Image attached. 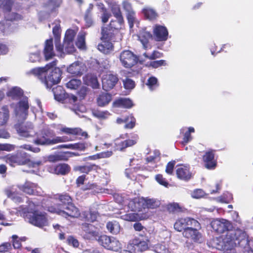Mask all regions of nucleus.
I'll return each mask as SVG.
<instances>
[{
	"mask_svg": "<svg viewBox=\"0 0 253 253\" xmlns=\"http://www.w3.org/2000/svg\"><path fill=\"white\" fill-rule=\"evenodd\" d=\"M211 244L219 250H230L240 246L253 253V240H249L247 233L239 228L228 232L225 237L214 239Z\"/></svg>",
	"mask_w": 253,
	"mask_h": 253,
	"instance_id": "1",
	"label": "nucleus"
},
{
	"mask_svg": "<svg viewBox=\"0 0 253 253\" xmlns=\"http://www.w3.org/2000/svg\"><path fill=\"white\" fill-rule=\"evenodd\" d=\"M56 65V62L53 61L44 67L33 69L30 73L37 76L47 88H50L53 84H57L61 79V70L54 67Z\"/></svg>",
	"mask_w": 253,
	"mask_h": 253,
	"instance_id": "2",
	"label": "nucleus"
},
{
	"mask_svg": "<svg viewBox=\"0 0 253 253\" xmlns=\"http://www.w3.org/2000/svg\"><path fill=\"white\" fill-rule=\"evenodd\" d=\"M60 201L63 203L57 207H50L47 211L50 212L56 213L66 218L69 217L77 218L80 215L78 209L71 202V198L68 195H62L59 197Z\"/></svg>",
	"mask_w": 253,
	"mask_h": 253,
	"instance_id": "3",
	"label": "nucleus"
},
{
	"mask_svg": "<svg viewBox=\"0 0 253 253\" xmlns=\"http://www.w3.org/2000/svg\"><path fill=\"white\" fill-rule=\"evenodd\" d=\"M40 208V205H36L31 202L29 204L26 211L29 213V222L41 227L47 224V219L44 212L39 211Z\"/></svg>",
	"mask_w": 253,
	"mask_h": 253,
	"instance_id": "4",
	"label": "nucleus"
},
{
	"mask_svg": "<svg viewBox=\"0 0 253 253\" xmlns=\"http://www.w3.org/2000/svg\"><path fill=\"white\" fill-rule=\"evenodd\" d=\"M5 159L6 163L12 166H14L15 165H23L29 162L30 167L36 168L42 164L41 161L30 162L28 154L20 150H18L16 154L6 156Z\"/></svg>",
	"mask_w": 253,
	"mask_h": 253,
	"instance_id": "5",
	"label": "nucleus"
},
{
	"mask_svg": "<svg viewBox=\"0 0 253 253\" xmlns=\"http://www.w3.org/2000/svg\"><path fill=\"white\" fill-rule=\"evenodd\" d=\"M11 106L13 108L15 117L18 121H23L27 119L29 109L28 98L24 97L16 104H12Z\"/></svg>",
	"mask_w": 253,
	"mask_h": 253,
	"instance_id": "6",
	"label": "nucleus"
},
{
	"mask_svg": "<svg viewBox=\"0 0 253 253\" xmlns=\"http://www.w3.org/2000/svg\"><path fill=\"white\" fill-rule=\"evenodd\" d=\"M211 226L214 231L219 233H223L225 231H228L227 233L232 231H230L233 228L232 224L229 221L224 219H213L211 222ZM234 231V230H233V231ZM227 234H226L225 235L219 236L218 237V238L221 237H225ZM216 238H218V237H216ZM215 239H216V238H215ZM214 239V238H213L209 242V245L212 248L213 247L211 246V243Z\"/></svg>",
	"mask_w": 253,
	"mask_h": 253,
	"instance_id": "7",
	"label": "nucleus"
},
{
	"mask_svg": "<svg viewBox=\"0 0 253 253\" xmlns=\"http://www.w3.org/2000/svg\"><path fill=\"white\" fill-rule=\"evenodd\" d=\"M97 240L100 245L108 250L118 252L122 249V244L114 237L103 235L99 236Z\"/></svg>",
	"mask_w": 253,
	"mask_h": 253,
	"instance_id": "8",
	"label": "nucleus"
},
{
	"mask_svg": "<svg viewBox=\"0 0 253 253\" xmlns=\"http://www.w3.org/2000/svg\"><path fill=\"white\" fill-rule=\"evenodd\" d=\"M190 226L200 227V223L198 221L192 218L188 217L180 218L175 222L174 228L177 231L181 232L186 230Z\"/></svg>",
	"mask_w": 253,
	"mask_h": 253,
	"instance_id": "9",
	"label": "nucleus"
},
{
	"mask_svg": "<svg viewBox=\"0 0 253 253\" xmlns=\"http://www.w3.org/2000/svg\"><path fill=\"white\" fill-rule=\"evenodd\" d=\"M129 243L134 250L138 252H143L149 249L150 240L148 237L145 236L141 238L135 237L130 241Z\"/></svg>",
	"mask_w": 253,
	"mask_h": 253,
	"instance_id": "10",
	"label": "nucleus"
},
{
	"mask_svg": "<svg viewBox=\"0 0 253 253\" xmlns=\"http://www.w3.org/2000/svg\"><path fill=\"white\" fill-rule=\"evenodd\" d=\"M15 128L18 134L22 137H33L36 134L33 125L31 123L28 122L25 124H16Z\"/></svg>",
	"mask_w": 253,
	"mask_h": 253,
	"instance_id": "11",
	"label": "nucleus"
},
{
	"mask_svg": "<svg viewBox=\"0 0 253 253\" xmlns=\"http://www.w3.org/2000/svg\"><path fill=\"white\" fill-rule=\"evenodd\" d=\"M20 190L28 195H41L42 189L35 183L26 181L24 184L18 185Z\"/></svg>",
	"mask_w": 253,
	"mask_h": 253,
	"instance_id": "12",
	"label": "nucleus"
},
{
	"mask_svg": "<svg viewBox=\"0 0 253 253\" xmlns=\"http://www.w3.org/2000/svg\"><path fill=\"white\" fill-rule=\"evenodd\" d=\"M120 60L122 64L126 68H130L137 62L136 56L129 50L122 51L120 55Z\"/></svg>",
	"mask_w": 253,
	"mask_h": 253,
	"instance_id": "13",
	"label": "nucleus"
},
{
	"mask_svg": "<svg viewBox=\"0 0 253 253\" xmlns=\"http://www.w3.org/2000/svg\"><path fill=\"white\" fill-rule=\"evenodd\" d=\"M114 22L111 21L110 23V28L103 27L102 29L101 41H106L108 42H112L115 41V32L116 29L119 27L118 26L114 24Z\"/></svg>",
	"mask_w": 253,
	"mask_h": 253,
	"instance_id": "14",
	"label": "nucleus"
},
{
	"mask_svg": "<svg viewBox=\"0 0 253 253\" xmlns=\"http://www.w3.org/2000/svg\"><path fill=\"white\" fill-rule=\"evenodd\" d=\"M118 81V78L116 75L110 73L103 75L102 78V87L105 90H109L112 89Z\"/></svg>",
	"mask_w": 253,
	"mask_h": 253,
	"instance_id": "15",
	"label": "nucleus"
},
{
	"mask_svg": "<svg viewBox=\"0 0 253 253\" xmlns=\"http://www.w3.org/2000/svg\"><path fill=\"white\" fill-rule=\"evenodd\" d=\"M55 128L58 130V133H64L70 135H78L84 136L85 138L87 137V134L85 131H83L79 127H68L61 125H57L55 126Z\"/></svg>",
	"mask_w": 253,
	"mask_h": 253,
	"instance_id": "16",
	"label": "nucleus"
},
{
	"mask_svg": "<svg viewBox=\"0 0 253 253\" xmlns=\"http://www.w3.org/2000/svg\"><path fill=\"white\" fill-rule=\"evenodd\" d=\"M55 135L54 131L50 129H44L41 134L38 135L34 143L38 145H50V137Z\"/></svg>",
	"mask_w": 253,
	"mask_h": 253,
	"instance_id": "17",
	"label": "nucleus"
},
{
	"mask_svg": "<svg viewBox=\"0 0 253 253\" xmlns=\"http://www.w3.org/2000/svg\"><path fill=\"white\" fill-rule=\"evenodd\" d=\"M55 44L56 51L60 56H62L65 54L72 53L75 50L73 42H72L64 40L63 45H61L59 42H56Z\"/></svg>",
	"mask_w": 253,
	"mask_h": 253,
	"instance_id": "18",
	"label": "nucleus"
},
{
	"mask_svg": "<svg viewBox=\"0 0 253 253\" xmlns=\"http://www.w3.org/2000/svg\"><path fill=\"white\" fill-rule=\"evenodd\" d=\"M153 33L155 39L157 41H166L168 39V31L164 26L156 25L154 27Z\"/></svg>",
	"mask_w": 253,
	"mask_h": 253,
	"instance_id": "19",
	"label": "nucleus"
},
{
	"mask_svg": "<svg viewBox=\"0 0 253 253\" xmlns=\"http://www.w3.org/2000/svg\"><path fill=\"white\" fill-rule=\"evenodd\" d=\"M176 174L178 178L184 181L189 180L192 177L189 167L186 165H182L177 166Z\"/></svg>",
	"mask_w": 253,
	"mask_h": 253,
	"instance_id": "20",
	"label": "nucleus"
},
{
	"mask_svg": "<svg viewBox=\"0 0 253 253\" xmlns=\"http://www.w3.org/2000/svg\"><path fill=\"white\" fill-rule=\"evenodd\" d=\"M198 227L190 226L188 229L183 232L184 237L190 239L194 242H197L201 238V234L197 229Z\"/></svg>",
	"mask_w": 253,
	"mask_h": 253,
	"instance_id": "21",
	"label": "nucleus"
},
{
	"mask_svg": "<svg viewBox=\"0 0 253 253\" xmlns=\"http://www.w3.org/2000/svg\"><path fill=\"white\" fill-rule=\"evenodd\" d=\"M137 139H127L124 141H121L119 138H117L115 140V149L116 150L123 151L127 147H131L136 143Z\"/></svg>",
	"mask_w": 253,
	"mask_h": 253,
	"instance_id": "22",
	"label": "nucleus"
},
{
	"mask_svg": "<svg viewBox=\"0 0 253 253\" xmlns=\"http://www.w3.org/2000/svg\"><path fill=\"white\" fill-rule=\"evenodd\" d=\"M43 54L46 60L52 58L55 55L52 39L46 40L44 44Z\"/></svg>",
	"mask_w": 253,
	"mask_h": 253,
	"instance_id": "23",
	"label": "nucleus"
},
{
	"mask_svg": "<svg viewBox=\"0 0 253 253\" xmlns=\"http://www.w3.org/2000/svg\"><path fill=\"white\" fill-rule=\"evenodd\" d=\"M85 66L84 64L80 62H75L70 65L67 68V71L71 74L75 75H81L84 71Z\"/></svg>",
	"mask_w": 253,
	"mask_h": 253,
	"instance_id": "24",
	"label": "nucleus"
},
{
	"mask_svg": "<svg viewBox=\"0 0 253 253\" xmlns=\"http://www.w3.org/2000/svg\"><path fill=\"white\" fill-rule=\"evenodd\" d=\"M142 209L144 210L145 209H155L160 205V202L155 199L149 198H140Z\"/></svg>",
	"mask_w": 253,
	"mask_h": 253,
	"instance_id": "25",
	"label": "nucleus"
},
{
	"mask_svg": "<svg viewBox=\"0 0 253 253\" xmlns=\"http://www.w3.org/2000/svg\"><path fill=\"white\" fill-rule=\"evenodd\" d=\"M82 229L84 233V237L87 239H90L98 236V232L96 231L94 227L91 224L84 223L82 225Z\"/></svg>",
	"mask_w": 253,
	"mask_h": 253,
	"instance_id": "26",
	"label": "nucleus"
},
{
	"mask_svg": "<svg viewBox=\"0 0 253 253\" xmlns=\"http://www.w3.org/2000/svg\"><path fill=\"white\" fill-rule=\"evenodd\" d=\"M121 218L123 220L134 222L144 219L147 217L145 214H139L135 212H127L121 215Z\"/></svg>",
	"mask_w": 253,
	"mask_h": 253,
	"instance_id": "27",
	"label": "nucleus"
},
{
	"mask_svg": "<svg viewBox=\"0 0 253 253\" xmlns=\"http://www.w3.org/2000/svg\"><path fill=\"white\" fill-rule=\"evenodd\" d=\"M113 107L114 108H130L133 105V103L131 100L126 98H121L116 100L113 103Z\"/></svg>",
	"mask_w": 253,
	"mask_h": 253,
	"instance_id": "28",
	"label": "nucleus"
},
{
	"mask_svg": "<svg viewBox=\"0 0 253 253\" xmlns=\"http://www.w3.org/2000/svg\"><path fill=\"white\" fill-rule=\"evenodd\" d=\"M77 155V154L74 152H67L50 155L48 159L50 162H54L60 160H67L69 157Z\"/></svg>",
	"mask_w": 253,
	"mask_h": 253,
	"instance_id": "29",
	"label": "nucleus"
},
{
	"mask_svg": "<svg viewBox=\"0 0 253 253\" xmlns=\"http://www.w3.org/2000/svg\"><path fill=\"white\" fill-rule=\"evenodd\" d=\"M204 161L205 162V166L207 169H211L215 168L216 163L214 160V154L213 151L207 152L203 156Z\"/></svg>",
	"mask_w": 253,
	"mask_h": 253,
	"instance_id": "30",
	"label": "nucleus"
},
{
	"mask_svg": "<svg viewBox=\"0 0 253 253\" xmlns=\"http://www.w3.org/2000/svg\"><path fill=\"white\" fill-rule=\"evenodd\" d=\"M138 40L142 44L143 47L146 49L148 48V42L152 38V35L150 32L143 30L137 36Z\"/></svg>",
	"mask_w": 253,
	"mask_h": 253,
	"instance_id": "31",
	"label": "nucleus"
},
{
	"mask_svg": "<svg viewBox=\"0 0 253 253\" xmlns=\"http://www.w3.org/2000/svg\"><path fill=\"white\" fill-rule=\"evenodd\" d=\"M98 49L101 52L107 54L114 50V46L111 42L102 41L101 43L98 45Z\"/></svg>",
	"mask_w": 253,
	"mask_h": 253,
	"instance_id": "32",
	"label": "nucleus"
},
{
	"mask_svg": "<svg viewBox=\"0 0 253 253\" xmlns=\"http://www.w3.org/2000/svg\"><path fill=\"white\" fill-rule=\"evenodd\" d=\"M195 129L193 127H189L188 128L183 127L180 129V133L184 134V137L182 144L185 145L190 141L192 138L190 135V133L194 132Z\"/></svg>",
	"mask_w": 253,
	"mask_h": 253,
	"instance_id": "33",
	"label": "nucleus"
},
{
	"mask_svg": "<svg viewBox=\"0 0 253 253\" xmlns=\"http://www.w3.org/2000/svg\"><path fill=\"white\" fill-rule=\"evenodd\" d=\"M128 208L133 211H142V206L140 198H135L129 201L128 204Z\"/></svg>",
	"mask_w": 253,
	"mask_h": 253,
	"instance_id": "34",
	"label": "nucleus"
},
{
	"mask_svg": "<svg viewBox=\"0 0 253 253\" xmlns=\"http://www.w3.org/2000/svg\"><path fill=\"white\" fill-rule=\"evenodd\" d=\"M7 96L13 99H19L23 94V90L19 87L10 88L6 93Z\"/></svg>",
	"mask_w": 253,
	"mask_h": 253,
	"instance_id": "35",
	"label": "nucleus"
},
{
	"mask_svg": "<svg viewBox=\"0 0 253 253\" xmlns=\"http://www.w3.org/2000/svg\"><path fill=\"white\" fill-rule=\"evenodd\" d=\"M0 111V126L5 125L9 118V111L7 106H3Z\"/></svg>",
	"mask_w": 253,
	"mask_h": 253,
	"instance_id": "36",
	"label": "nucleus"
},
{
	"mask_svg": "<svg viewBox=\"0 0 253 253\" xmlns=\"http://www.w3.org/2000/svg\"><path fill=\"white\" fill-rule=\"evenodd\" d=\"M112 100V96L107 93H103L99 95L97 99L98 106L103 107L107 105Z\"/></svg>",
	"mask_w": 253,
	"mask_h": 253,
	"instance_id": "37",
	"label": "nucleus"
},
{
	"mask_svg": "<svg viewBox=\"0 0 253 253\" xmlns=\"http://www.w3.org/2000/svg\"><path fill=\"white\" fill-rule=\"evenodd\" d=\"M70 170V167L66 164H60L53 168V172L57 174L64 175L68 173Z\"/></svg>",
	"mask_w": 253,
	"mask_h": 253,
	"instance_id": "38",
	"label": "nucleus"
},
{
	"mask_svg": "<svg viewBox=\"0 0 253 253\" xmlns=\"http://www.w3.org/2000/svg\"><path fill=\"white\" fill-rule=\"evenodd\" d=\"M106 228L110 233L115 235L118 234L121 230L119 222L115 220L107 222Z\"/></svg>",
	"mask_w": 253,
	"mask_h": 253,
	"instance_id": "39",
	"label": "nucleus"
},
{
	"mask_svg": "<svg viewBox=\"0 0 253 253\" xmlns=\"http://www.w3.org/2000/svg\"><path fill=\"white\" fill-rule=\"evenodd\" d=\"M142 12L146 18L149 20H154L158 16L156 11L150 7L145 6L142 10Z\"/></svg>",
	"mask_w": 253,
	"mask_h": 253,
	"instance_id": "40",
	"label": "nucleus"
},
{
	"mask_svg": "<svg viewBox=\"0 0 253 253\" xmlns=\"http://www.w3.org/2000/svg\"><path fill=\"white\" fill-rule=\"evenodd\" d=\"M98 216V213L96 211L90 210L89 211H83L81 216L86 221L93 222L96 220Z\"/></svg>",
	"mask_w": 253,
	"mask_h": 253,
	"instance_id": "41",
	"label": "nucleus"
},
{
	"mask_svg": "<svg viewBox=\"0 0 253 253\" xmlns=\"http://www.w3.org/2000/svg\"><path fill=\"white\" fill-rule=\"evenodd\" d=\"M92 113L94 117L100 120H107L111 116V114L107 110H94Z\"/></svg>",
	"mask_w": 253,
	"mask_h": 253,
	"instance_id": "42",
	"label": "nucleus"
},
{
	"mask_svg": "<svg viewBox=\"0 0 253 253\" xmlns=\"http://www.w3.org/2000/svg\"><path fill=\"white\" fill-rule=\"evenodd\" d=\"M5 194L8 198L11 199L15 203H20L22 201L21 198L16 192V190L13 188L6 190Z\"/></svg>",
	"mask_w": 253,
	"mask_h": 253,
	"instance_id": "43",
	"label": "nucleus"
},
{
	"mask_svg": "<svg viewBox=\"0 0 253 253\" xmlns=\"http://www.w3.org/2000/svg\"><path fill=\"white\" fill-rule=\"evenodd\" d=\"M85 84L92 86V88H97L99 86V83L95 76L88 75L85 77Z\"/></svg>",
	"mask_w": 253,
	"mask_h": 253,
	"instance_id": "44",
	"label": "nucleus"
},
{
	"mask_svg": "<svg viewBox=\"0 0 253 253\" xmlns=\"http://www.w3.org/2000/svg\"><path fill=\"white\" fill-rule=\"evenodd\" d=\"M112 12L114 17L116 18L118 24L120 26L124 22L120 8L118 5H115L112 8Z\"/></svg>",
	"mask_w": 253,
	"mask_h": 253,
	"instance_id": "45",
	"label": "nucleus"
},
{
	"mask_svg": "<svg viewBox=\"0 0 253 253\" xmlns=\"http://www.w3.org/2000/svg\"><path fill=\"white\" fill-rule=\"evenodd\" d=\"M85 33L84 32H81L78 34L76 44L80 49H84L85 48Z\"/></svg>",
	"mask_w": 253,
	"mask_h": 253,
	"instance_id": "46",
	"label": "nucleus"
},
{
	"mask_svg": "<svg viewBox=\"0 0 253 253\" xmlns=\"http://www.w3.org/2000/svg\"><path fill=\"white\" fill-rule=\"evenodd\" d=\"M12 241L11 242L12 243L13 247L15 249H19L21 247L22 241H26V237H23L19 238L18 236L16 235H14L11 237Z\"/></svg>",
	"mask_w": 253,
	"mask_h": 253,
	"instance_id": "47",
	"label": "nucleus"
},
{
	"mask_svg": "<svg viewBox=\"0 0 253 253\" xmlns=\"http://www.w3.org/2000/svg\"><path fill=\"white\" fill-rule=\"evenodd\" d=\"M146 85L151 91L155 90L159 86L157 79L155 77H150L147 82Z\"/></svg>",
	"mask_w": 253,
	"mask_h": 253,
	"instance_id": "48",
	"label": "nucleus"
},
{
	"mask_svg": "<svg viewBox=\"0 0 253 253\" xmlns=\"http://www.w3.org/2000/svg\"><path fill=\"white\" fill-rule=\"evenodd\" d=\"M53 91L55 100L58 101H60L64 99V93L61 86H58L55 88H53Z\"/></svg>",
	"mask_w": 253,
	"mask_h": 253,
	"instance_id": "49",
	"label": "nucleus"
},
{
	"mask_svg": "<svg viewBox=\"0 0 253 253\" xmlns=\"http://www.w3.org/2000/svg\"><path fill=\"white\" fill-rule=\"evenodd\" d=\"M113 154V152L111 151H107L106 152H103L92 156H90L88 157L90 160H95L96 159L101 158H106L111 157Z\"/></svg>",
	"mask_w": 253,
	"mask_h": 253,
	"instance_id": "50",
	"label": "nucleus"
},
{
	"mask_svg": "<svg viewBox=\"0 0 253 253\" xmlns=\"http://www.w3.org/2000/svg\"><path fill=\"white\" fill-rule=\"evenodd\" d=\"M82 84L81 80L78 79H72L66 83V87L71 89H77Z\"/></svg>",
	"mask_w": 253,
	"mask_h": 253,
	"instance_id": "51",
	"label": "nucleus"
},
{
	"mask_svg": "<svg viewBox=\"0 0 253 253\" xmlns=\"http://www.w3.org/2000/svg\"><path fill=\"white\" fill-rule=\"evenodd\" d=\"M160 153L158 150H155L152 155L149 156L146 158V161L149 163H155L159 162L160 160Z\"/></svg>",
	"mask_w": 253,
	"mask_h": 253,
	"instance_id": "52",
	"label": "nucleus"
},
{
	"mask_svg": "<svg viewBox=\"0 0 253 253\" xmlns=\"http://www.w3.org/2000/svg\"><path fill=\"white\" fill-rule=\"evenodd\" d=\"M126 17L130 28H132L134 24H138V21L135 17V13L134 11L126 13Z\"/></svg>",
	"mask_w": 253,
	"mask_h": 253,
	"instance_id": "53",
	"label": "nucleus"
},
{
	"mask_svg": "<svg viewBox=\"0 0 253 253\" xmlns=\"http://www.w3.org/2000/svg\"><path fill=\"white\" fill-rule=\"evenodd\" d=\"M133 228L136 231L141 232L142 233L139 234V236L143 237L146 236L147 229L143 226L141 223L139 222H136L133 224Z\"/></svg>",
	"mask_w": 253,
	"mask_h": 253,
	"instance_id": "54",
	"label": "nucleus"
},
{
	"mask_svg": "<svg viewBox=\"0 0 253 253\" xmlns=\"http://www.w3.org/2000/svg\"><path fill=\"white\" fill-rule=\"evenodd\" d=\"M0 221H1L0 224L3 226H7L12 224L11 223L12 220L7 219L5 211L1 210H0Z\"/></svg>",
	"mask_w": 253,
	"mask_h": 253,
	"instance_id": "55",
	"label": "nucleus"
},
{
	"mask_svg": "<svg viewBox=\"0 0 253 253\" xmlns=\"http://www.w3.org/2000/svg\"><path fill=\"white\" fill-rule=\"evenodd\" d=\"M72 140L70 137L67 136H57L51 139L50 145L58 143L66 142Z\"/></svg>",
	"mask_w": 253,
	"mask_h": 253,
	"instance_id": "56",
	"label": "nucleus"
},
{
	"mask_svg": "<svg viewBox=\"0 0 253 253\" xmlns=\"http://www.w3.org/2000/svg\"><path fill=\"white\" fill-rule=\"evenodd\" d=\"M86 147V145L84 143H76L74 144H67V149L73 150H84Z\"/></svg>",
	"mask_w": 253,
	"mask_h": 253,
	"instance_id": "57",
	"label": "nucleus"
},
{
	"mask_svg": "<svg viewBox=\"0 0 253 253\" xmlns=\"http://www.w3.org/2000/svg\"><path fill=\"white\" fill-rule=\"evenodd\" d=\"M232 199V194L230 193L227 192V193H224L223 195L217 198L216 200L218 202H219L221 203H228L231 201Z\"/></svg>",
	"mask_w": 253,
	"mask_h": 253,
	"instance_id": "58",
	"label": "nucleus"
},
{
	"mask_svg": "<svg viewBox=\"0 0 253 253\" xmlns=\"http://www.w3.org/2000/svg\"><path fill=\"white\" fill-rule=\"evenodd\" d=\"M53 34L54 36L55 42H59L60 39L61 29L60 25L58 23L53 28Z\"/></svg>",
	"mask_w": 253,
	"mask_h": 253,
	"instance_id": "59",
	"label": "nucleus"
},
{
	"mask_svg": "<svg viewBox=\"0 0 253 253\" xmlns=\"http://www.w3.org/2000/svg\"><path fill=\"white\" fill-rule=\"evenodd\" d=\"M12 4V0H0V7L6 11H10Z\"/></svg>",
	"mask_w": 253,
	"mask_h": 253,
	"instance_id": "60",
	"label": "nucleus"
},
{
	"mask_svg": "<svg viewBox=\"0 0 253 253\" xmlns=\"http://www.w3.org/2000/svg\"><path fill=\"white\" fill-rule=\"evenodd\" d=\"M125 123H126V128H132L135 126V119L132 115H129L125 119Z\"/></svg>",
	"mask_w": 253,
	"mask_h": 253,
	"instance_id": "61",
	"label": "nucleus"
},
{
	"mask_svg": "<svg viewBox=\"0 0 253 253\" xmlns=\"http://www.w3.org/2000/svg\"><path fill=\"white\" fill-rule=\"evenodd\" d=\"M76 35V32L74 30L69 29L65 33L64 40H65V41L73 42V40Z\"/></svg>",
	"mask_w": 253,
	"mask_h": 253,
	"instance_id": "62",
	"label": "nucleus"
},
{
	"mask_svg": "<svg viewBox=\"0 0 253 253\" xmlns=\"http://www.w3.org/2000/svg\"><path fill=\"white\" fill-rule=\"evenodd\" d=\"M12 249L10 243L6 242L0 245V253H10V250Z\"/></svg>",
	"mask_w": 253,
	"mask_h": 253,
	"instance_id": "63",
	"label": "nucleus"
},
{
	"mask_svg": "<svg viewBox=\"0 0 253 253\" xmlns=\"http://www.w3.org/2000/svg\"><path fill=\"white\" fill-rule=\"evenodd\" d=\"M167 209L170 212L179 211L181 210L179 205L176 203L169 204L167 206Z\"/></svg>",
	"mask_w": 253,
	"mask_h": 253,
	"instance_id": "64",
	"label": "nucleus"
}]
</instances>
